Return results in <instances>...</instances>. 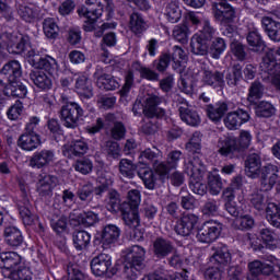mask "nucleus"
Instances as JSON below:
<instances>
[{
	"mask_svg": "<svg viewBox=\"0 0 280 280\" xmlns=\"http://www.w3.org/2000/svg\"><path fill=\"white\" fill-rule=\"evenodd\" d=\"M261 25L271 40H275V43L280 42V23L279 22L272 20L269 16H264L261 19Z\"/></svg>",
	"mask_w": 280,
	"mask_h": 280,
	"instance_id": "nucleus-33",
	"label": "nucleus"
},
{
	"mask_svg": "<svg viewBox=\"0 0 280 280\" xmlns=\"http://www.w3.org/2000/svg\"><path fill=\"white\" fill-rule=\"evenodd\" d=\"M203 84L213 86V89H224V73L218 70H203L202 74Z\"/></svg>",
	"mask_w": 280,
	"mask_h": 280,
	"instance_id": "nucleus-26",
	"label": "nucleus"
},
{
	"mask_svg": "<svg viewBox=\"0 0 280 280\" xmlns=\"http://www.w3.org/2000/svg\"><path fill=\"white\" fill-rule=\"evenodd\" d=\"M270 262H261L259 260H254L248 264L249 275L255 277H259V275H266V267L269 266Z\"/></svg>",
	"mask_w": 280,
	"mask_h": 280,
	"instance_id": "nucleus-63",
	"label": "nucleus"
},
{
	"mask_svg": "<svg viewBox=\"0 0 280 280\" xmlns=\"http://www.w3.org/2000/svg\"><path fill=\"white\" fill-rule=\"evenodd\" d=\"M110 137L115 141H121L126 137V125L121 121L114 122V126L110 129Z\"/></svg>",
	"mask_w": 280,
	"mask_h": 280,
	"instance_id": "nucleus-60",
	"label": "nucleus"
},
{
	"mask_svg": "<svg viewBox=\"0 0 280 280\" xmlns=\"http://www.w3.org/2000/svg\"><path fill=\"white\" fill-rule=\"evenodd\" d=\"M213 36H215V28L211 26L209 21H205L202 30L195 34L190 39L191 54L195 56H208L209 43L213 40Z\"/></svg>",
	"mask_w": 280,
	"mask_h": 280,
	"instance_id": "nucleus-5",
	"label": "nucleus"
},
{
	"mask_svg": "<svg viewBox=\"0 0 280 280\" xmlns=\"http://www.w3.org/2000/svg\"><path fill=\"white\" fill-rule=\"evenodd\" d=\"M260 73L271 77V85L276 91H280V62L275 56V50H268L259 63Z\"/></svg>",
	"mask_w": 280,
	"mask_h": 280,
	"instance_id": "nucleus-6",
	"label": "nucleus"
},
{
	"mask_svg": "<svg viewBox=\"0 0 280 280\" xmlns=\"http://www.w3.org/2000/svg\"><path fill=\"white\" fill-rule=\"evenodd\" d=\"M250 121V114L244 109L230 112L224 118V125L229 130H237L240 126Z\"/></svg>",
	"mask_w": 280,
	"mask_h": 280,
	"instance_id": "nucleus-15",
	"label": "nucleus"
},
{
	"mask_svg": "<svg viewBox=\"0 0 280 280\" xmlns=\"http://www.w3.org/2000/svg\"><path fill=\"white\" fill-rule=\"evenodd\" d=\"M75 90L79 95L91 100L93 97V89L91 88V82H89V77L80 75L75 81Z\"/></svg>",
	"mask_w": 280,
	"mask_h": 280,
	"instance_id": "nucleus-41",
	"label": "nucleus"
},
{
	"mask_svg": "<svg viewBox=\"0 0 280 280\" xmlns=\"http://www.w3.org/2000/svg\"><path fill=\"white\" fill-rule=\"evenodd\" d=\"M119 174L122 175L124 178H135V172L137 171V166L132 163L131 160L121 159L118 164Z\"/></svg>",
	"mask_w": 280,
	"mask_h": 280,
	"instance_id": "nucleus-47",
	"label": "nucleus"
},
{
	"mask_svg": "<svg viewBox=\"0 0 280 280\" xmlns=\"http://www.w3.org/2000/svg\"><path fill=\"white\" fill-rule=\"evenodd\" d=\"M121 235V230L115 224L105 225L102 232L101 242L103 248H110L113 244H116L117 240Z\"/></svg>",
	"mask_w": 280,
	"mask_h": 280,
	"instance_id": "nucleus-24",
	"label": "nucleus"
},
{
	"mask_svg": "<svg viewBox=\"0 0 280 280\" xmlns=\"http://www.w3.org/2000/svg\"><path fill=\"white\" fill-rule=\"evenodd\" d=\"M171 62H172V54L162 52L159 59L153 61V66L155 67L156 71H159V73H165Z\"/></svg>",
	"mask_w": 280,
	"mask_h": 280,
	"instance_id": "nucleus-55",
	"label": "nucleus"
},
{
	"mask_svg": "<svg viewBox=\"0 0 280 280\" xmlns=\"http://www.w3.org/2000/svg\"><path fill=\"white\" fill-rule=\"evenodd\" d=\"M18 145L26 152H32L40 145V136L32 133H22L18 140Z\"/></svg>",
	"mask_w": 280,
	"mask_h": 280,
	"instance_id": "nucleus-32",
	"label": "nucleus"
},
{
	"mask_svg": "<svg viewBox=\"0 0 280 280\" xmlns=\"http://www.w3.org/2000/svg\"><path fill=\"white\" fill-rule=\"evenodd\" d=\"M252 141L253 136L250 135V131L242 130L238 140L235 136L220 138L218 141V152L221 156L232 158L233 154H237L242 152V150L249 148Z\"/></svg>",
	"mask_w": 280,
	"mask_h": 280,
	"instance_id": "nucleus-3",
	"label": "nucleus"
},
{
	"mask_svg": "<svg viewBox=\"0 0 280 280\" xmlns=\"http://www.w3.org/2000/svg\"><path fill=\"white\" fill-rule=\"evenodd\" d=\"M120 213L122 221L129 229H137L141 226V218L139 217V209L131 208L128 203H121Z\"/></svg>",
	"mask_w": 280,
	"mask_h": 280,
	"instance_id": "nucleus-20",
	"label": "nucleus"
},
{
	"mask_svg": "<svg viewBox=\"0 0 280 280\" xmlns=\"http://www.w3.org/2000/svg\"><path fill=\"white\" fill-rule=\"evenodd\" d=\"M162 156L163 152H161V150H159L156 147H153L152 149L148 148L144 151H142L140 153L139 159L141 161L145 159V161H149V163H152V165L154 166V162L159 161V159H161Z\"/></svg>",
	"mask_w": 280,
	"mask_h": 280,
	"instance_id": "nucleus-54",
	"label": "nucleus"
},
{
	"mask_svg": "<svg viewBox=\"0 0 280 280\" xmlns=\"http://www.w3.org/2000/svg\"><path fill=\"white\" fill-rule=\"evenodd\" d=\"M60 103L63 104L59 112L62 126L75 130L80 126V120L84 117V109L77 102H70L67 94L60 95Z\"/></svg>",
	"mask_w": 280,
	"mask_h": 280,
	"instance_id": "nucleus-2",
	"label": "nucleus"
},
{
	"mask_svg": "<svg viewBox=\"0 0 280 280\" xmlns=\"http://www.w3.org/2000/svg\"><path fill=\"white\" fill-rule=\"evenodd\" d=\"M225 50L226 42L224 38L217 37L210 45L208 44V54H210L211 58L214 60H220V56H222Z\"/></svg>",
	"mask_w": 280,
	"mask_h": 280,
	"instance_id": "nucleus-43",
	"label": "nucleus"
},
{
	"mask_svg": "<svg viewBox=\"0 0 280 280\" xmlns=\"http://www.w3.org/2000/svg\"><path fill=\"white\" fill-rule=\"evenodd\" d=\"M173 38L178 43H187L189 40V27H187V24L176 25L173 30Z\"/></svg>",
	"mask_w": 280,
	"mask_h": 280,
	"instance_id": "nucleus-56",
	"label": "nucleus"
},
{
	"mask_svg": "<svg viewBox=\"0 0 280 280\" xmlns=\"http://www.w3.org/2000/svg\"><path fill=\"white\" fill-rule=\"evenodd\" d=\"M208 187L211 196L220 195V191H222L223 187L222 177H220V175H210L208 177Z\"/></svg>",
	"mask_w": 280,
	"mask_h": 280,
	"instance_id": "nucleus-57",
	"label": "nucleus"
},
{
	"mask_svg": "<svg viewBox=\"0 0 280 280\" xmlns=\"http://www.w3.org/2000/svg\"><path fill=\"white\" fill-rule=\"evenodd\" d=\"M113 256L101 253L91 260V270L95 277H104V275H113Z\"/></svg>",
	"mask_w": 280,
	"mask_h": 280,
	"instance_id": "nucleus-10",
	"label": "nucleus"
},
{
	"mask_svg": "<svg viewBox=\"0 0 280 280\" xmlns=\"http://www.w3.org/2000/svg\"><path fill=\"white\" fill-rule=\"evenodd\" d=\"M68 280H84V273L80 270L78 265L69 264L67 266Z\"/></svg>",
	"mask_w": 280,
	"mask_h": 280,
	"instance_id": "nucleus-64",
	"label": "nucleus"
},
{
	"mask_svg": "<svg viewBox=\"0 0 280 280\" xmlns=\"http://www.w3.org/2000/svg\"><path fill=\"white\" fill-rule=\"evenodd\" d=\"M75 172H80V174L86 175L93 172V162L86 158L78 160L73 165Z\"/></svg>",
	"mask_w": 280,
	"mask_h": 280,
	"instance_id": "nucleus-59",
	"label": "nucleus"
},
{
	"mask_svg": "<svg viewBox=\"0 0 280 280\" xmlns=\"http://www.w3.org/2000/svg\"><path fill=\"white\" fill-rule=\"evenodd\" d=\"M247 43L249 47H252V51H256V54H261V51L266 49V44L257 31H252L248 33Z\"/></svg>",
	"mask_w": 280,
	"mask_h": 280,
	"instance_id": "nucleus-45",
	"label": "nucleus"
},
{
	"mask_svg": "<svg viewBox=\"0 0 280 280\" xmlns=\"http://www.w3.org/2000/svg\"><path fill=\"white\" fill-rule=\"evenodd\" d=\"M164 106H167V101L165 97L159 95H150L145 100L143 114L145 117H149V119H154V117L158 119H163L166 114Z\"/></svg>",
	"mask_w": 280,
	"mask_h": 280,
	"instance_id": "nucleus-8",
	"label": "nucleus"
},
{
	"mask_svg": "<svg viewBox=\"0 0 280 280\" xmlns=\"http://www.w3.org/2000/svg\"><path fill=\"white\" fill-rule=\"evenodd\" d=\"M44 34L47 38H58V24H56V20L51 18H47L43 22Z\"/></svg>",
	"mask_w": 280,
	"mask_h": 280,
	"instance_id": "nucleus-51",
	"label": "nucleus"
},
{
	"mask_svg": "<svg viewBox=\"0 0 280 280\" xmlns=\"http://www.w3.org/2000/svg\"><path fill=\"white\" fill-rule=\"evenodd\" d=\"M4 238L9 246L16 247L23 244V234L21 233V230H19V228L16 226H7L4 229Z\"/></svg>",
	"mask_w": 280,
	"mask_h": 280,
	"instance_id": "nucleus-38",
	"label": "nucleus"
},
{
	"mask_svg": "<svg viewBox=\"0 0 280 280\" xmlns=\"http://www.w3.org/2000/svg\"><path fill=\"white\" fill-rule=\"evenodd\" d=\"M145 248L140 245H133L126 249L124 275L126 279L136 280L141 270L145 268Z\"/></svg>",
	"mask_w": 280,
	"mask_h": 280,
	"instance_id": "nucleus-1",
	"label": "nucleus"
},
{
	"mask_svg": "<svg viewBox=\"0 0 280 280\" xmlns=\"http://www.w3.org/2000/svg\"><path fill=\"white\" fill-rule=\"evenodd\" d=\"M138 176L144 183L147 189H154L156 187V173L150 166L138 167Z\"/></svg>",
	"mask_w": 280,
	"mask_h": 280,
	"instance_id": "nucleus-35",
	"label": "nucleus"
},
{
	"mask_svg": "<svg viewBox=\"0 0 280 280\" xmlns=\"http://www.w3.org/2000/svg\"><path fill=\"white\" fill-rule=\"evenodd\" d=\"M225 80L229 86H237V83L242 80V65L235 63L226 74Z\"/></svg>",
	"mask_w": 280,
	"mask_h": 280,
	"instance_id": "nucleus-52",
	"label": "nucleus"
},
{
	"mask_svg": "<svg viewBox=\"0 0 280 280\" xmlns=\"http://www.w3.org/2000/svg\"><path fill=\"white\" fill-rule=\"evenodd\" d=\"M231 259L232 258H231V253L229 252V248H226V246H223L212 255V257L210 258V261H215L221 266H226V264H231Z\"/></svg>",
	"mask_w": 280,
	"mask_h": 280,
	"instance_id": "nucleus-53",
	"label": "nucleus"
},
{
	"mask_svg": "<svg viewBox=\"0 0 280 280\" xmlns=\"http://www.w3.org/2000/svg\"><path fill=\"white\" fill-rule=\"evenodd\" d=\"M107 198H108V201H107L108 211H110L112 213H117L119 209L121 210V199L119 198V192H117V190L115 189L108 190Z\"/></svg>",
	"mask_w": 280,
	"mask_h": 280,
	"instance_id": "nucleus-50",
	"label": "nucleus"
},
{
	"mask_svg": "<svg viewBox=\"0 0 280 280\" xmlns=\"http://www.w3.org/2000/svg\"><path fill=\"white\" fill-rule=\"evenodd\" d=\"M205 163L200 159V155H192L186 164V174L195 180H200L205 176Z\"/></svg>",
	"mask_w": 280,
	"mask_h": 280,
	"instance_id": "nucleus-23",
	"label": "nucleus"
},
{
	"mask_svg": "<svg viewBox=\"0 0 280 280\" xmlns=\"http://www.w3.org/2000/svg\"><path fill=\"white\" fill-rule=\"evenodd\" d=\"M12 279L14 280H30L32 279V273L30 272V269L26 268L25 266H19L18 268L15 267L11 272H10Z\"/></svg>",
	"mask_w": 280,
	"mask_h": 280,
	"instance_id": "nucleus-62",
	"label": "nucleus"
},
{
	"mask_svg": "<svg viewBox=\"0 0 280 280\" xmlns=\"http://www.w3.org/2000/svg\"><path fill=\"white\" fill-rule=\"evenodd\" d=\"M58 185V177L55 175H40L37 183V194L42 198H51L54 196V187Z\"/></svg>",
	"mask_w": 280,
	"mask_h": 280,
	"instance_id": "nucleus-16",
	"label": "nucleus"
},
{
	"mask_svg": "<svg viewBox=\"0 0 280 280\" xmlns=\"http://www.w3.org/2000/svg\"><path fill=\"white\" fill-rule=\"evenodd\" d=\"M276 113L277 108L268 101H260L255 105V114L257 117L270 119V117H275Z\"/></svg>",
	"mask_w": 280,
	"mask_h": 280,
	"instance_id": "nucleus-40",
	"label": "nucleus"
},
{
	"mask_svg": "<svg viewBox=\"0 0 280 280\" xmlns=\"http://www.w3.org/2000/svg\"><path fill=\"white\" fill-rule=\"evenodd\" d=\"M174 250H176L174 243L163 236L156 237L153 242V255L158 259H165V257H170Z\"/></svg>",
	"mask_w": 280,
	"mask_h": 280,
	"instance_id": "nucleus-17",
	"label": "nucleus"
},
{
	"mask_svg": "<svg viewBox=\"0 0 280 280\" xmlns=\"http://www.w3.org/2000/svg\"><path fill=\"white\" fill-rule=\"evenodd\" d=\"M54 159H56L54 150L43 149L31 156L28 165L34 170H43V167H49L54 163Z\"/></svg>",
	"mask_w": 280,
	"mask_h": 280,
	"instance_id": "nucleus-13",
	"label": "nucleus"
},
{
	"mask_svg": "<svg viewBox=\"0 0 280 280\" xmlns=\"http://www.w3.org/2000/svg\"><path fill=\"white\" fill-rule=\"evenodd\" d=\"M1 75H5L9 82H14L23 75V70L21 69V63L18 60H11L7 62L0 70Z\"/></svg>",
	"mask_w": 280,
	"mask_h": 280,
	"instance_id": "nucleus-28",
	"label": "nucleus"
},
{
	"mask_svg": "<svg viewBox=\"0 0 280 280\" xmlns=\"http://www.w3.org/2000/svg\"><path fill=\"white\" fill-rule=\"evenodd\" d=\"M261 173V154L252 152L245 159V174L249 178H259Z\"/></svg>",
	"mask_w": 280,
	"mask_h": 280,
	"instance_id": "nucleus-18",
	"label": "nucleus"
},
{
	"mask_svg": "<svg viewBox=\"0 0 280 280\" xmlns=\"http://www.w3.org/2000/svg\"><path fill=\"white\" fill-rule=\"evenodd\" d=\"M18 266H21V255L16 252L0 253V268L12 272Z\"/></svg>",
	"mask_w": 280,
	"mask_h": 280,
	"instance_id": "nucleus-27",
	"label": "nucleus"
},
{
	"mask_svg": "<svg viewBox=\"0 0 280 280\" xmlns=\"http://www.w3.org/2000/svg\"><path fill=\"white\" fill-rule=\"evenodd\" d=\"M259 233L267 248H269L270 250H275V248H277V246L279 245V236L277 235V233L268 228L261 229Z\"/></svg>",
	"mask_w": 280,
	"mask_h": 280,
	"instance_id": "nucleus-44",
	"label": "nucleus"
},
{
	"mask_svg": "<svg viewBox=\"0 0 280 280\" xmlns=\"http://www.w3.org/2000/svg\"><path fill=\"white\" fill-rule=\"evenodd\" d=\"M18 14L26 23H34L40 14V9L35 4H21L18 9Z\"/></svg>",
	"mask_w": 280,
	"mask_h": 280,
	"instance_id": "nucleus-34",
	"label": "nucleus"
},
{
	"mask_svg": "<svg viewBox=\"0 0 280 280\" xmlns=\"http://www.w3.org/2000/svg\"><path fill=\"white\" fill-rule=\"evenodd\" d=\"M31 62L35 69H44V71H47L50 75L58 71V61H56V59H54L51 56L31 59Z\"/></svg>",
	"mask_w": 280,
	"mask_h": 280,
	"instance_id": "nucleus-31",
	"label": "nucleus"
},
{
	"mask_svg": "<svg viewBox=\"0 0 280 280\" xmlns=\"http://www.w3.org/2000/svg\"><path fill=\"white\" fill-rule=\"evenodd\" d=\"M9 45L13 49V54H25L27 49H32V43L30 42V36L21 35L20 39L16 35H8Z\"/></svg>",
	"mask_w": 280,
	"mask_h": 280,
	"instance_id": "nucleus-25",
	"label": "nucleus"
},
{
	"mask_svg": "<svg viewBox=\"0 0 280 280\" xmlns=\"http://www.w3.org/2000/svg\"><path fill=\"white\" fill-rule=\"evenodd\" d=\"M200 218L194 213H184L175 226V232L182 237H189L199 222Z\"/></svg>",
	"mask_w": 280,
	"mask_h": 280,
	"instance_id": "nucleus-12",
	"label": "nucleus"
},
{
	"mask_svg": "<svg viewBox=\"0 0 280 280\" xmlns=\"http://www.w3.org/2000/svg\"><path fill=\"white\" fill-rule=\"evenodd\" d=\"M264 191L268 190H262L260 186V190H256L249 196V202L257 211H264V209H266V218L269 224L273 226V229H280V203L267 205Z\"/></svg>",
	"mask_w": 280,
	"mask_h": 280,
	"instance_id": "nucleus-4",
	"label": "nucleus"
},
{
	"mask_svg": "<svg viewBox=\"0 0 280 280\" xmlns=\"http://www.w3.org/2000/svg\"><path fill=\"white\" fill-rule=\"evenodd\" d=\"M231 51L240 62H244V60H248V54L246 52V46H244L240 42H233L231 44Z\"/></svg>",
	"mask_w": 280,
	"mask_h": 280,
	"instance_id": "nucleus-58",
	"label": "nucleus"
},
{
	"mask_svg": "<svg viewBox=\"0 0 280 280\" xmlns=\"http://www.w3.org/2000/svg\"><path fill=\"white\" fill-rule=\"evenodd\" d=\"M89 152V144L84 140H74L70 144H65L62 154L66 159H78Z\"/></svg>",
	"mask_w": 280,
	"mask_h": 280,
	"instance_id": "nucleus-19",
	"label": "nucleus"
},
{
	"mask_svg": "<svg viewBox=\"0 0 280 280\" xmlns=\"http://www.w3.org/2000/svg\"><path fill=\"white\" fill-rule=\"evenodd\" d=\"M103 152L108 161H119L121 159L119 142L107 140L103 145Z\"/></svg>",
	"mask_w": 280,
	"mask_h": 280,
	"instance_id": "nucleus-39",
	"label": "nucleus"
},
{
	"mask_svg": "<svg viewBox=\"0 0 280 280\" xmlns=\"http://www.w3.org/2000/svg\"><path fill=\"white\" fill-rule=\"evenodd\" d=\"M19 211L23 224H25V226H32V224H34V214H32V210H30V203L25 206H19Z\"/></svg>",
	"mask_w": 280,
	"mask_h": 280,
	"instance_id": "nucleus-61",
	"label": "nucleus"
},
{
	"mask_svg": "<svg viewBox=\"0 0 280 280\" xmlns=\"http://www.w3.org/2000/svg\"><path fill=\"white\" fill-rule=\"evenodd\" d=\"M94 78L96 80V85L103 91H115L119 89V82H117L113 75L104 73L102 68H97Z\"/></svg>",
	"mask_w": 280,
	"mask_h": 280,
	"instance_id": "nucleus-21",
	"label": "nucleus"
},
{
	"mask_svg": "<svg viewBox=\"0 0 280 280\" xmlns=\"http://www.w3.org/2000/svg\"><path fill=\"white\" fill-rule=\"evenodd\" d=\"M229 110V105L226 103H217L215 105H207L206 112L211 119V121H220L226 112Z\"/></svg>",
	"mask_w": 280,
	"mask_h": 280,
	"instance_id": "nucleus-36",
	"label": "nucleus"
},
{
	"mask_svg": "<svg viewBox=\"0 0 280 280\" xmlns=\"http://www.w3.org/2000/svg\"><path fill=\"white\" fill-rule=\"evenodd\" d=\"M102 12H104L102 8H86L79 11L80 16L86 19L83 24L84 32H93V30H95V23H97V19L102 16Z\"/></svg>",
	"mask_w": 280,
	"mask_h": 280,
	"instance_id": "nucleus-22",
	"label": "nucleus"
},
{
	"mask_svg": "<svg viewBox=\"0 0 280 280\" xmlns=\"http://www.w3.org/2000/svg\"><path fill=\"white\" fill-rule=\"evenodd\" d=\"M72 241L77 250H84L91 244V234L84 230L75 231Z\"/></svg>",
	"mask_w": 280,
	"mask_h": 280,
	"instance_id": "nucleus-42",
	"label": "nucleus"
},
{
	"mask_svg": "<svg viewBox=\"0 0 280 280\" xmlns=\"http://www.w3.org/2000/svg\"><path fill=\"white\" fill-rule=\"evenodd\" d=\"M212 13L221 25H229L235 21V8L228 2H213Z\"/></svg>",
	"mask_w": 280,
	"mask_h": 280,
	"instance_id": "nucleus-9",
	"label": "nucleus"
},
{
	"mask_svg": "<svg viewBox=\"0 0 280 280\" xmlns=\"http://www.w3.org/2000/svg\"><path fill=\"white\" fill-rule=\"evenodd\" d=\"M260 187L262 191H270L279 178V166L267 164L260 168Z\"/></svg>",
	"mask_w": 280,
	"mask_h": 280,
	"instance_id": "nucleus-11",
	"label": "nucleus"
},
{
	"mask_svg": "<svg viewBox=\"0 0 280 280\" xmlns=\"http://www.w3.org/2000/svg\"><path fill=\"white\" fill-rule=\"evenodd\" d=\"M264 91H266L264 84H261L259 81H254L248 89V102L253 104L255 100H261V97H264Z\"/></svg>",
	"mask_w": 280,
	"mask_h": 280,
	"instance_id": "nucleus-49",
	"label": "nucleus"
},
{
	"mask_svg": "<svg viewBox=\"0 0 280 280\" xmlns=\"http://www.w3.org/2000/svg\"><path fill=\"white\" fill-rule=\"evenodd\" d=\"M220 211V201L209 198L201 206V213L205 218H215Z\"/></svg>",
	"mask_w": 280,
	"mask_h": 280,
	"instance_id": "nucleus-46",
	"label": "nucleus"
},
{
	"mask_svg": "<svg viewBox=\"0 0 280 280\" xmlns=\"http://www.w3.org/2000/svg\"><path fill=\"white\" fill-rule=\"evenodd\" d=\"M4 93L7 97H19L20 100H23L25 95H27V86L16 79L14 81H9V84L4 88Z\"/></svg>",
	"mask_w": 280,
	"mask_h": 280,
	"instance_id": "nucleus-29",
	"label": "nucleus"
},
{
	"mask_svg": "<svg viewBox=\"0 0 280 280\" xmlns=\"http://www.w3.org/2000/svg\"><path fill=\"white\" fill-rule=\"evenodd\" d=\"M129 27L133 34L139 36V34H143V32L148 30V23L143 19V15L138 12H133L129 19Z\"/></svg>",
	"mask_w": 280,
	"mask_h": 280,
	"instance_id": "nucleus-37",
	"label": "nucleus"
},
{
	"mask_svg": "<svg viewBox=\"0 0 280 280\" xmlns=\"http://www.w3.org/2000/svg\"><path fill=\"white\" fill-rule=\"evenodd\" d=\"M222 233V223L215 220H209L202 223L200 229L197 232V240L201 244H212Z\"/></svg>",
	"mask_w": 280,
	"mask_h": 280,
	"instance_id": "nucleus-7",
	"label": "nucleus"
},
{
	"mask_svg": "<svg viewBox=\"0 0 280 280\" xmlns=\"http://www.w3.org/2000/svg\"><path fill=\"white\" fill-rule=\"evenodd\" d=\"M165 14L170 23H178L180 21V9L177 1H171L166 4Z\"/></svg>",
	"mask_w": 280,
	"mask_h": 280,
	"instance_id": "nucleus-48",
	"label": "nucleus"
},
{
	"mask_svg": "<svg viewBox=\"0 0 280 280\" xmlns=\"http://www.w3.org/2000/svg\"><path fill=\"white\" fill-rule=\"evenodd\" d=\"M30 79L33 84L37 86V89H42V91H49L51 89V78L47 75L43 70H32L30 73Z\"/></svg>",
	"mask_w": 280,
	"mask_h": 280,
	"instance_id": "nucleus-30",
	"label": "nucleus"
},
{
	"mask_svg": "<svg viewBox=\"0 0 280 280\" xmlns=\"http://www.w3.org/2000/svg\"><path fill=\"white\" fill-rule=\"evenodd\" d=\"M177 106L182 121L192 127L200 126V115H198V112L189 108L187 100L178 98Z\"/></svg>",
	"mask_w": 280,
	"mask_h": 280,
	"instance_id": "nucleus-14",
	"label": "nucleus"
}]
</instances>
